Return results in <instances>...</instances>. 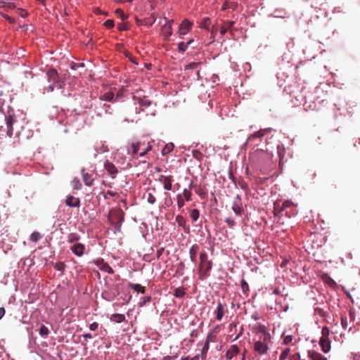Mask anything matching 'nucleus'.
<instances>
[{"label":"nucleus","instance_id":"nucleus-1","mask_svg":"<svg viewBox=\"0 0 360 360\" xmlns=\"http://www.w3.org/2000/svg\"><path fill=\"white\" fill-rule=\"evenodd\" d=\"M259 339L254 344V350L259 355L265 354L268 349V344L270 342V334L265 330L264 326L261 327L259 330Z\"/></svg>","mask_w":360,"mask_h":360},{"label":"nucleus","instance_id":"nucleus-2","mask_svg":"<svg viewBox=\"0 0 360 360\" xmlns=\"http://www.w3.org/2000/svg\"><path fill=\"white\" fill-rule=\"evenodd\" d=\"M152 149V146L150 142L145 141H137L133 142L130 143L128 147L127 153L131 155L132 157H134L138 154L139 151L140 157L145 156L148 152H149Z\"/></svg>","mask_w":360,"mask_h":360},{"label":"nucleus","instance_id":"nucleus-3","mask_svg":"<svg viewBox=\"0 0 360 360\" xmlns=\"http://www.w3.org/2000/svg\"><path fill=\"white\" fill-rule=\"evenodd\" d=\"M212 268V262L208 259L207 254L202 250L200 252V278L204 280L210 276Z\"/></svg>","mask_w":360,"mask_h":360},{"label":"nucleus","instance_id":"nucleus-4","mask_svg":"<svg viewBox=\"0 0 360 360\" xmlns=\"http://www.w3.org/2000/svg\"><path fill=\"white\" fill-rule=\"evenodd\" d=\"M124 219V212L120 209H115L110 211L108 220L117 229H119Z\"/></svg>","mask_w":360,"mask_h":360},{"label":"nucleus","instance_id":"nucleus-5","mask_svg":"<svg viewBox=\"0 0 360 360\" xmlns=\"http://www.w3.org/2000/svg\"><path fill=\"white\" fill-rule=\"evenodd\" d=\"M321 334H322V336L320 338L319 345L321 348V350L324 353H328L330 349V341L328 338V335H329L328 328L326 326L323 327Z\"/></svg>","mask_w":360,"mask_h":360},{"label":"nucleus","instance_id":"nucleus-6","mask_svg":"<svg viewBox=\"0 0 360 360\" xmlns=\"http://www.w3.org/2000/svg\"><path fill=\"white\" fill-rule=\"evenodd\" d=\"M192 193L189 189L184 188L181 194H178L176 196L177 205L179 208L184 206L186 201L191 200Z\"/></svg>","mask_w":360,"mask_h":360},{"label":"nucleus","instance_id":"nucleus-7","mask_svg":"<svg viewBox=\"0 0 360 360\" xmlns=\"http://www.w3.org/2000/svg\"><path fill=\"white\" fill-rule=\"evenodd\" d=\"M159 181L163 184L165 190L171 191L172 189V182L174 181L172 176L160 175L159 176Z\"/></svg>","mask_w":360,"mask_h":360},{"label":"nucleus","instance_id":"nucleus-8","mask_svg":"<svg viewBox=\"0 0 360 360\" xmlns=\"http://www.w3.org/2000/svg\"><path fill=\"white\" fill-rule=\"evenodd\" d=\"M226 311V304L225 303L221 302L220 301H218L217 307L215 311L216 319L217 321H221L225 312Z\"/></svg>","mask_w":360,"mask_h":360},{"label":"nucleus","instance_id":"nucleus-9","mask_svg":"<svg viewBox=\"0 0 360 360\" xmlns=\"http://www.w3.org/2000/svg\"><path fill=\"white\" fill-rule=\"evenodd\" d=\"M95 264L102 271L107 272L110 274H114V270L109 266V264L103 261V259H97Z\"/></svg>","mask_w":360,"mask_h":360},{"label":"nucleus","instance_id":"nucleus-10","mask_svg":"<svg viewBox=\"0 0 360 360\" xmlns=\"http://www.w3.org/2000/svg\"><path fill=\"white\" fill-rule=\"evenodd\" d=\"M104 168L108 172V174L111 176L112 179L115 177L117 174L118 173V170L115 165L110 162L109 160H106L104 163Z\"/></svg>","mask_w":360,"mask_h":360},{"label":"nucleus","instance_id":"nucleus-11","mask_svg":"<svg viewBox=\"0 0 360 360\" xmlns=\"http://www.w3.org/2000/svg\"><path fill=\"white\" fill-rule=\"evenodd\" d=\"M235 24L234 21L226 20L224 21L222 25L219 28V32L221 35H224L228 31H230V33L233 34L232 27Z\"/></svg>","mask_w":360,"mask_h":360},{"label":"nucleus","instance_id":"nucleus-12","mask_svg":"<svg viewBox=\"0 0 360 360\" xmlns=\"http://www.w3.org/2000/svg\"><path fill=\"white\" fill-rule=\"evenodd\" d=\"M193 25V23L188 19H184L179 29V32L180 34H186L191 29Z\"/></svg>","mask_w":360,"mask_h":360},{"label":"nucleus","instance_id":"nucleus-13","mask_svg":"<svg viewBox=\"0 0 360 360\" xmlns=\"http://www.w3.org/2000/svg\"><path fill=\"white\" fill-rule=\"evenodd\" d=\"M200 252V246L198 244H193L189 249L190 259L194 264L197 262V255Z\"/></svg>","mask_w":360,"mask_h":360},{"label":"nucleus","instance_id":"nucleus-14","mask_svg":"<svg viewBox=\"0 0 360 360\" xmlns=\"http://www.w3.org/2000/svg\"><path fill=\"white\" fill-rule=\"evenodd\" d=\"M46 75L50 83L58 84L59 82V77L56 70L53 68L49 70Z\"/></svg>","mask_w":360,"mask_h":360},{"label":"nucleus","instance_id":"nucleus-15","mask_svg":"<svg viewBox=\"0 0 360 360\" xmlns=\"http://www.w3.org/2000/svg\"><path fill=\"white\" fill-rule=\"evenodd\" d=\"M65 204L70 207H79L80 206V200L73 195H68L65 200Z\"/></svg>","mask_w":360,"mask_h":360},{"label":"nucleus","instance_id":"nucleus-16","mask_svg":"<svg viewBox=\"0 0 360 360\" xmlns=\"http://www.w3.org/2000/svg\"><path fill=\"white\" fill-rule=\"evenodd\" d=\"M133 100L135 103L139 104L141 106L148 108L150 105L151 101L146 96L140 97L136 95L133 96Z\"/></svg>","mask_w":360,"mask_h":360},{"label":"nucleus","instance_id":"nucleus-17","mask_svg":"<svg viewBox=\"0 0 360 360\" xmlns=\"http://www.w3.org/2000/svg\"><path fill=\"white\" fill-rule=\"evenodd\" d=\"M70 250L75 255L81 257L84 254L85 247L82 243H76L71 246Z\"/></svg>","mask_w":360,"mask_h":360},{"label":"nucleus","instance_id":"nucleus-18","mask_svg":"<svg viewBox=\"0 0 360 360\" xmlns=\"http://www.w3.org/2000/svg\"><path fill=\"white\" fill-rule=\"evenodd\" d=\"M232 210L237 215H240L243 212L242 204L240 202V198H239L238 195L236 197V200L233 202Z\"/></svg>","mask_w":360,"mask_h":360},{"label":"nucleus","instance_id":"nucleus-19","mask_svg":"<svg viewBox=\"0 0 360 360\" xmlns=\"http://www.w3.org/2000/svg\"><path fill=\"white\" fill-rule=\"evenodd\" d=\"M239 353V349L236 345H231L226 352L227 359H231Z\"/></svg>","mask_w":360,"mask_h":360},{"label":"nucleus","instance_id":"nucleus-20","mask_svg":"<svg viewBox=\"0 0 360 360\" xmlns=\"http://www.w3.org/2000/svg\"><path fill=\"white\" fill-rule=\"evenodd\" d=\"M176 222L178 224L179 226L184 229L185 232H189V226L186 225V220L183 216L177 215L176 217Z\"/></svg>","mask_w":360,"mask_h":360},{"label":"nucleus","instance_id":"nucleus-21","mask_svg":"<svg viewBox=\"0 0 360 360\" xmlns=\"http://www.w3.org/2000/svg\"><path fill=\"white\" fill-rule=\"evenodd\" d=\"M82 174L84 184L87 186H92L94 181V179L92 178V176L88 173H86L84 172V169H82Z\"/></svg>","mask_w":360,"mask_h":360},{"label":"nucleus","instance_id":"nucleus-22","mask_svg":"<svg viewBox=\"0 0 360 360\" xmlns=\"http://www.w3.org/2000/svg\"><path fill=\"white\" fill-rule=\"evenodd\" d=\"M162 34L164 37V40L167 41L172 34V28L169 25H165L162 27Z\"/></svg>","mask_w":360,"mask_h":360},{"label":"nucleus","instance_id":"nucleus-23","mask_svg":"<svg viewBox=\"0 0 360 360\" xmlns=\"http://www.w3.org/2000/svg\"><path fill=\"white\" fill-rule=\"evenodd\" d=\"M209 348H210V340H209V336H208L206 338L205 344L201 349V354H200L201 360H206Z\"/></svg>","mask_w":360,"mask_h":360},{"label":"nucleus","instance_id":"nucleus-24","mask_svg":"<svg viewBox=\"0 0 360 360\" xmlns=\"http://www.w3.org/2000/svg\"><path fill=\"white\" fill-rule=\"evenodd\" d=\"M100 99L112 103L116 102V99H115V94L112 91H108L103 94L100 96Z\"/></svg>","mask_w":360,"mask_h":360},{"label":"nucleus","instance_id":"nucleus-25","mask_svg":"<svg viewBox=\"0 0 360 360\" xmlns=\"http://www.w3.org/2000/svg\"><path fill=\"white\" fill-rule=\"evenodd\" d=\"M128 285H129V287L130 288L134 290L137 292H140V293H142V294H144L146 292V288L142 286L140 284H138V283L135 284V283H129L128 284Z\"/></svg>","mask_w":360,"mask_h":360},{"label":"nucleus","instance_id":"nucleus-26","mask_svg":"<svg viewBox=\"0 0 360 360\" xmlns=\"http://www.w3.org/2000/svg\"><path fill=\"white\" fill-rule=\"evenodd\" d=\"M293 206H294V204L292 202H291L290 200H285L283 202L282 206L280 208V210H277V208H276V210L278 211V213H281V212L286 210L288 208H290Z\"/></svg>","mask_w":360,"mask_h":360},{"label":"nucleus","instance_id":"nucleus-27","mask_svg":"<svg viewBox=\"0 0 360 360\" xmlns=\"http://www.w3.org/2000/svg\"><path fill=\"white\" fill-rule=\"evenodd\" d=\"M110 320L116 323H122L125 320L124 314H114L111 316Z\"/></svg>","mask_w":360,"mask_h":360},{"label":"nucleus","instance_id":"nucleus-28","mask_svg":"<svg viewBox=\"0 0 360 360\" xmlns=\"http://www.w3.org/2000/svg\"><path fill=\"white\" fill-rule=\"evenodd\" d=\"M266 129H262L260 131H256L249 136V140L251 141V140H253L257 138H261V137L264 136L266 134Z\"/></svg>","mask_w":360,"mask_h":360},{"label":"nucleus","instance_id":"nucleus-29","mask_svg":"<svg viewBox=\"0 0 360 360\" xmlns=\"http://www.w3.org/2000/svg\"><path fill=\"white\" fill-rule=\"evenodd\" d=\"M211 24V20L210 18L206 17L204 18L202 21L200 22V27L201 28L205 29L207 30H209V27Z\"/></svg>","mask_w":360,"mask_h":360},{"label":"nucleus","instance_id":"nucleus-30","mask_svg":"<svg viewBox=\"0 0 360 360\" xmlns=\"http://www.w3.org/2000/svg\"><path fill=\"white\" fill-rule=\"evenodd\" d=\"M290 355V349L285 348L282 351L278 360H286L287 359H289Z\"/></svg>","mask_w":360,"mask_h":360},{"label":"nucleus","instance_id":"nucleus-31","mask_svg":"<svg viewBox=\"0 0 360 360\" xmlns=\"http://www.w3.org/2000/svg\"><path fill=\"white\" fill-rule=\"evenodd\" d=\"M174 144L172 143H167L163 149L162 150V154L163 155H167L170 152H172L174 149Z\"/></svg>","mask_w":360,"mask_h":360},{"label":"nucleus","instance_id":"nucleus-32","mask_svg":"<svg viewBox=\"0 0 360 360\" xmlns=\"http://www.w3.org/2000/svg\"><path fill=\"white\" fill-rule=\"evenodd\" d=\"M321 278L323 279V281L327 283L328 285H329L330 286H333L335 285V282L330 277L328 276L327 274H324L321 276Z\"/></svg>","mask_w":360,"mask_h":360},{"label":"nucleus","instance_id":"nucleus-33","mask_svg":"<svg viewBox=\"0 0 360 360\" xmlns=\"http://www.w3.org/2000/svg\"><path fill=\"white\" fill-rule=\"evenodd\" d=\"M41 238V235L37 231L33 232L30 238V240L34 243H37Z\"/></svg>","mask_w":360,"mask_h":360},{"label":"nucleus","instance_id":"nucleus-34","mask_svg":"<svg viewBox=\"0 0 360 360\" xmlns=\"http://www.w3.org/2000/svg\"><path fill=\"white\" fill-rule=\"evenodd\" d=\"M39 332L42 337H46L49 333V328L44 325L40 326Z\"/></svg>","mask_w":360,"mask_h":360},{"label":"nucleus","instance_id":"nucleus-35","mask_svg":"<svg viewBox=\"0 0 360 360\" xmlns=\"http://www.w3.org/2000/svg\"><path fill=\"white\" fill-rule=\"evenodd\" d=\"M200 214L197 209H193L190 211V217L192 220L195 221L199 218Z\"/></svg>","mask_w":360,"mask_h":360},{"label":"nucleus","instance_id":"nucleus-36","mask_svg":"<svg viewBox=\"0 0 360 360\" xmlns=\"http://www.w3.org/2000/svg\"><path fill=\"white\" fill-rule=\"evenodd\" d=\"M144 198H146L148 202L150 204H154L155 202V197L151 193L145 194Z\"/></svg>","mask_w":360,"mask_h":360},{"label":"nucleus","instance_id":"nucleus-37","mask_svg":"<svg viewBox=\"0 0 360 360\" xmlns=\"http://www.w3.org/2000/svg\"><path fill=\"white\" fill-rule=\"evenodd\" d=\"M155 20L156 17L154 13H152L148 18L144 20L145 24L149 26H151L155 22Z\"/></svg>","mask_w":360,"mask_h":360},{"label":"nucleus","instance_id":"nucleus-38","mask_svg":"<svg viewBox=\"0 0 360 360\" xmlns=\"http://www.w3.org/2000/svg\"><path fill=\"white\" fill-rule=\"evenodd\" d=\"M174 295L176 297H179V298L183 297L185 295V291L183 288H178L175 289Z\"/></svg>","mask_w":360,"mask_h":360},{"label":"nucleus","instance_id":"nucleus-39","mask_svg":"<svg viewBox=\"0 0 360 360\" xmlns=\"http://www.w3.org/2000/svg\"><path fill=\"white\" fill-rule=\"evenodd\" d=\"M72 188L75 190H79L82 187V184L79 179L75 178L72 181Z\"/></svg>","mask_w":360,"mask_h":360},{"label":"nucleus","instance_id":"nucleus-40","mask_svg":"<svg viewBox=\"0 0 360 360\" xmlns=\"http://www.w3.org/2000/svg\"><path fill=\"white\" fill-rule=\"evenodd\" d=\"M65 264L62 262H57L54 264V269L58 271L63 272L65 270Z\"/></svg>","mask_w":360,"mask_h":360},{"label":"nucleus","instance_id":"nucleus-41","mask_svg":"<svg viewBox=\"0 0 360 360\" xmlns=\"http://www.w3.org/2000/svg\"><path fill=\"white\" fill-rule=\"evenodd\" d=\"M200 65H201V63H200V62L199 63H195V62L190 63L185 66V69L186 70L195 69Z\"/></svg>","mask_w":360,"mask_h":360},{"label":"nucleus","instance_id":"nucleus-42","mask_svg":"<svg viewBox=\"0 0 360 360\" xmlns=\"http://www.w3.org/2000/svg\"><path fill=\"white\" fill-rule=\"evenodd\" d=\"M188 48V44L184 42H180L178 44V51L179 52L184 53Z\"/></svg>","mask_w":360,"mask_h":360},{"label":"nucleus","instance_id":"nucleus-43","mask_svg":"<svg viewBox=\"0 0 360 360\" xmlns=\"http://www.w3.org/2000/svg\"><path fill=\"white\" fill-rule=\"evenodd\" d=\"M101 194L103 195L105 199H108V196L115 197L118 195L117 193L111 191H108L106 193L101 192Z\"/></svg>","mask_w":360,"mask_h":360},{"label":"nucleus","instance_id":"nucleus-44","mask_svg":"<svg viewBox=\"0 0 360 360\" xmlns=\"http://www.w3.org/2000/svg\"><path fill=\"white\" fill-rule=\"evenodd\" d=\"M115 13H117V15L120 17V18L124 21L125 20L128 16L127 15H125L123 12V11L120 8H117L116 9L115 11Z\"/></svg>","mask_w":360,"mask_h":360},{"label":"nucleus","instance_id":"nucleus-45","mask_svg":"<svg viewBox=\"0 0 360 360\" xmlns=\"http://www.w3.org/2000/svg\"><path fill=\"white\" fill-rule=\"evenodd\" d=\"M79 238V236H78L77 234L71 233L68 236V241L70 243H74L75 241H77Z\"/></svg>","mask_w":360,"mask_h":360},{"label":"nucleus","instance_id":"nucleus-46","mask_svg":"<svg viewBox=\"0 0 360 360\" xmlns=\"http://www.w3.org/2000/svg\"><path fill=\"white\" fill-rule=\"evenodd\" d=\"M241 288L243 292H246L249 290L248 284L244 279H242L241 281Z\"/></svg>","mask_w":360,"mask_h":360},{"label":"nucleus","instance_id":"nucleus-47","mask_svg":"<svg viewBox=\"0 0 360 360\" xmlns=\"http://www.w3.org/2000/svg\"><path fill=\"white\" fill-rule=\"evenodd\" d=\"M104 26L107 28H112L115 26L114 21L112 20H107L104 22Z\"/></svg>","mask_w":360,"mask_h":360},{"label":"nucleus","instance_id":"nucleus-48","mask_svg":"<svg viewBox=\"0 0 360 360\" xmlns=\"http://www.w3.org/2000/svg\"><path fill=\"white\" fill-rule=\"evenodd\" d=\"M218 30H219V27H218V26L217 25H214L212 26V30H211V37L212 39L215 38V36H216V34L217 33Z\"/></svg>","mask_w":360,"mask_h":360},{"label":"nucleus","instance_id":"nucleus-49","mask_svg":"<svg viewBox=\"0 0 360 360\" xmlns=\"http://www.w3.org/2000/svg\"><path fill=\"white\" fill-rule=\"evenodd\" d=\"M6 122L8 128H12L13 119L11 116L6 117Z\"/></svg>","mask_w":360,"mask_h":360},{"label":"nucleus","instance_id":"nucleus-50","mask_svg":"<svg viewBox=\"0 0 360 360\" xmlns=\"http://www.w3.org/2000/svg\"><path fill=\"white\" fill-rule=\"evenodd\" d=\"M225 222L228 224V226L230 227V228H233L236 223H235V221L230 218V217H228L225 219Z\"/></svg>","mask_w":360,"mask_h":360},{"label":"nucleus","instance_id":"nucleus-51","mask_svg":"<svg viewBox=\"0 0 360 360\" xmlns=\"http://www.w3.org/2000/svg\"><path fill=\"white\" fill-rule=\"evenodd\" d=\"M341 325H342V327L344 329H347L348 328V322H347V319L346 317L342 316V318H341Z\"/></svg>","mask_w":360,"mask_h":360},{"label":"nucleus","instance_id":"nucleus-52","mask_svg":"<svg viewBox=\"0 0 360 360\" xmlns=\"http://www.w3.org/2000/svg\"><path fill=\"white\" fill-rule=\"evenodd\" d=\"M292 340V335H285L284 338H283V343L285 345H288L289 343H290Z\"/></svg>","mask_w":360,"mask_h":360},{"label":"nucleus","instance_id":"nucleus-53","mask_svg":"<svg viewBox=\"0 0 360 360\" xmlns=\"http://www.w3.org/2000/svg\"><path fill=\"white\" fill-rule=\"evenodd\" d=\"M310 242V240H307V243H306V250L308 251L309 252H310V251H313L314 250V246L312 245V243H309Z\"/></svg>","mask_w":360,"mask_h":360},{"label":"nucleus","instance_id":"nucleus-54","mask_svg":"<svg viewBox=\"0 0 360 360\" xmlns=\"http://www.w3.org/2000/svg\"><path fill=\"white\" fill-rule=\"evenodd\" d=\"M289 360H300V356L298 353L291 354Z\"/></svg>","mask_w":360,"mask_h":360},{"label":"nucleus","instance_id":"nucleus-55","mask_svg":"<svg viewBox=\"0 0 360 360\" xmlns=\"http://www.w3.org/2000/svg\"><path fill=\"white\" fill-rule=\"evenodd\" d=\"M319 315L321 317H326V312L324 311L323 309H318L316 308V315Z\"/></svg>","mask_w":360,"mask_h":360},{"label":"nucleus","instance_id":"nucleus-56","mask_svg":"<svg viewBox=\"0 0 360 360\" xmlns=\"http://www.w3.org/2000/svg\"><path fill=\"white\" fill-rule=\"evenodd\" d=\"M98 328V323H96V322H94L92 323L90 326H89V329L92 331H94L96 330H97Z\"/></svg>","mask_w":360,"mask_h":360},{"label":"nucleus","instance_id":"nucleus-57","mask_svg":"<svg viewBox=\"0 0 360 360\" xmlns=\"http://www.w3.org/2000/svg\"><path fill=\"white\" fill-rule=\"evenodd\" d=\"M118 29L120 31H124L127 30V25L125 23H121L118 25Z\"/></svg>","mask_w":360,"mask_h":360},{"label":"nucleus","instance_id":"nucleus-58","mask_svg":"<svg viewBox=\"0 0 360 360\" xmlns=\"http://www.w3.org/2000/svg\"><path fill=\"white\" fill-rule=\"evenodd\" d=\"M127 56L129 58V60L131 61L133 63L138 64L135 58L130 53H128Z\"/></svg>","mask_w":360,"mask_h":360},{"label":"nucleus","instance_id":"nucleus-59","mask_svg":"<svg viewBox=\"0 0 360 360\" xmlns=\"http://www.w3.org/2000/svg\"><path fill=\"white\" fill-rule=\"evenodd\" d=\"M54 84H53V83H51L49 86L47 87V91L48 92H52L53 90H54Z\"/></svg>","mask_w":360,"mask_h":360},{"label":"nucleus","instance_id":"nucleus-60","mask_svg":"<svg viewBox=\"0 0 360 360\" xmlns=\"http://www.w3.org/2000/svg\"><path fill=\"white\" fill-rule=\"evenodd\" d=\"M229 3L228 1H225L222 5L221 10L224 11L229 8Z\"/></svg>","mask_w":360,"mask_h":360},{"label":"nucleus","instance_id":"nucleus-61","mask_svg":"<svg viewBox=\"0 0 360 360\" xmlns=\"http://www.w3.org/2000/svg\"><path fill=\"white\" fill-rule=\"evenodd\" d=\"M308 354H309V357H310L312 360H315V352H314V351H310V350H309V351H308Z\"/></svg>","mask_w":360,"mask_h":360},{"label":"nucleus","instance_id":"nucleus-62","mask_svg":"<svg viewBox=\"0 0 360 360\" xmlns=\"http://www.w3.org/2000/svg\"><path fill=\"white\" fill-rule=\"evenodd\" d=\"M353 360H360V354L354 353L352 354Z\"/></svg>","mask_w":360,"mask_h":360},{"label":"nucleus","instance_id":"nucleus-63","mask_svg":"<svg viewBox=\"0 0 360 360\" xmlns=\"http://www.w3.org/2000/svg\"><path fill=\"white\" fill-rule=\"evenodd\" d=\"M2 16L6 19L8 21H9L10 22H13L14 20L10 17L8 16V15L6 14H2Z\"/></svg>","mask_w":360,"mask_h":360},{"label":"nucleus","instance_id":"nucleus-64","mask_svg":"<svg viewBox=\"0 0 360 360\" xmlns=\"http://www.w3.org/2000/svg\"><path fill=\"white\" fill-rule=\"evenodd\" d=\"M316 360H327V358L321 356V354H316Z\"/></svg>","mask_w":360,"mask_h":360}]
</instances>
